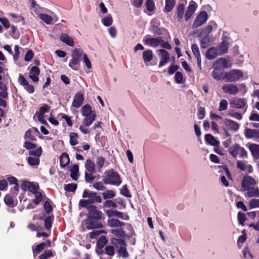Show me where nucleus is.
Wrapping results in <instances>:
<instances>
[{
    "label": "nucleus",
    "instance_id": "nucleus-1",
    "mask_svg": "<svg viewBox=\"0 0 259 259\" xmlns=\"http://www.w3.org/2000/svg\"><path fill=\"white\" fill-rule=\"evenodd\" d=\"M85 54L81 49L75 48L72 52V59L69 63V66L74 70H78L80 60Z\"/></svg>",
    "mask_w": 259,
    "mask_h": 259
},
{
    "label": "nucleus",
    "instance_id": "nucleus-2",
    "mask_svg": "<svg viewBox=\"0 0 259 259\" xmlns=\"http://www.w3.org/2000/svg\"><path fill=\"white\" fill-rule=\"evenodd\" d=\"M103 182L106 184L119 186L121 183V180L118 174L113 170L106 171L103 179Z\"/></svg>",
    "mask_w": 259,
    "mask_h": 259
},
{
    "label": "nucleus",
    "instance_id": "nucleus-3",
    "mask_svg": "<svg viewBox=\"0 0 259 259\" xmlns=\"http://www.w3.org/2000/svg\"><path fill=\"white\" fill-rule=\"evenodd\" d=\"M229 152L233 158H246L247 157V152L238 144H235L231 146L229 149Z\"/></svg>",
    "mask_w": 259,
    "mask_h": 259
},
{
    "label": "nucleus",
    "instance_id": "nucleus-4",
    "mask_svg": "<svg viewBox=\"0 0 259 259\" xmlns=\"http://www.w3.org/2000/svg\"><path fill=\"white\" fill-rule=\"evenodd\" d=\"M222 89L225 93L232 95H236L239 91L246 92V88L244 84H240L238 85L232 83L226 84L222 87Z\"/></svg>",
    "mask_w": 259,
    "mask_h": 259
},
{
    "label": "nucleus",
    "instance_id": "nucleus-5",
    "mask_svg": "<svg viewBox=\"0 0 259 259\" xmlns=\"http://www.w3.org/2000/svg\"><path fill=\"white\" fill-rule=\"evenodd\" d=\"M242 77L243 73L241 70L233 69L225 72L223 79L225 80L226 82H233L239 80Z\"/></svg>",
    "mask_w": 259,
    "mask_h": 259
},
{
    "label": "nucleus",
    "instance_id": "nucleus-6",
    "mask_svg": "<svg viewBox=\"0 0 259 259\" xmlns=\"http://www.w3.org/2000/svg\"><path fill=\"white\" fill-rule=\"evenodd\" d=\"M112 242L118 249V253L120 256L123 258H127L128 256V253L126 248V245L124 240L114 238Z\"/></svg>",
    "mask_w": 259,
    "mask_h": 259
},
{
    "label": "nucleus",
    "instance_id": "nucleus-7",
    "mask_svg": "<svg viewBox=\"0 0 259 259\" xmlns=\"http://www.w3.org/2000/svg\"><path fill=\"white\" fill-rule=\"evenodd\" d=\"M82 196L83 198H88V200L91 204L94 203H101L102 201L101 197L98 195L97 193L87 189L83 191Z\"/></svg>",
    "mask_w": 259,
    "mask_h": 259
},
{
    "label": "nucleus",
    "instance_id": "nucleus-8",
    "mask_svg": "<svg viewBox=\"0 0 259 259\" xmlns=\"http://www.w3.org/2000/svg\"><path fill=\"white\" fill-rule=\"evenodd\" d=\"M21 188L24 191L28 190L33 195L40 190L39 186L37 184L27 181H23L22 182Z\"/></svg>",
    "mask_w": 259,
    "mask_h": 259
},
{
    "label": "nucleus",
    "instance_id": "nucleus-9",
    "mask_svg": "<svg viewBox=\"0 0 259 259\" xmlns=\"http://www.w3.org/2000/svg\"><path fill=\"white\" fill-rule=\"evenodd\" d=\"M87 210L88 211V218L104 219L103 213L100 210H98L96 206L91 205L87 207Z\"/></svg>",
    "mask_w": 259,
    "mask_h": 259
},
{
    "label": "nucleus",
    "instance_id": "nucleus-10",
    "mask_svg": "<svg viewBox=\"0 0 259 259\" xmlns=\"http://www.w3.org/2000/svg\"><path fill=\"white\" fill-rule=\"evenodd\" d=\"M208 19V15L205 11H201L196 17L193 24V28H196L204 24Z\"/></svg>",
    "mask_w": 259,
    "mask_h": 259
},
{
    "label": "nucleus",
    "instance_id": "nucleus-11",
    "mask_svg": "<svg viewBox=\"0 0 259 259\" xmlns=\"http://www.w3.org/2000/svg\"><path fill=\"white\" fill-rule=\"evenodd\" d=\"M101 219H95L92 218H87L84 221L86 224V228L88 230H91L96 228H103V225L99 222Z\"/></svg>",
    "mask_w": 259,
    "mask_h": 259
},
{
    "label": "nucleus",
    "instance_id": "nucleus-12",
    "mask_svg": "<svg viewBox=\"0 0 259 259\" xmlns=\"http://www.w3.org/2000/svg\"><path fill=\"white\" fill-rule=\"evenodd\" d=\"M143 42L146 45L155 48L160 45L161 42V37H152L149 35H147L144 38Z\"/></svg>",
    "mask_w": 259,
    "mask_h": 259
},
{
    "label": "nucleus",
    "instance_id": "nucleus-13",
    "mask_svg": "<svg viewBox=\"0 0 259 259\" xmlns=\"http://www.w3.org/2000/svg\"><path fill=\"white\" fill-rule=\"evenodd\" d=\"M256 182L255 180L250 176H245L243 177L241 187L243 191L248 189L253 186H255Z\"/></svg>",
    "mask_w": 259,
    "mask_h": 259
},
{
    "label": "nucleus",
    "instance_id": "nucleus-14",
    "mask_svg": "<svg viewBox=\"0 0 259 259\" xmlns=\"http://www.w3.org/2000/svg\"><path fill=\"white\" fill-rule=\"evenodd\" d=\"M237 167L240 170L246 172H252L253 171L252 166L245 161H238Z\"/></svg>",
    "mask_w": 259,
    "mask_h": 259
},
{
    "label": "nucleus",
    "instance_id": "nucleus-15",
    "mask_svg": "<svg viewBox=\"0 0 259 259\" xmlns=\"http://www.w3.org/2000/svg\"><path fill=\"white\" fill-rule=\"evenodd\" d=\"M38 17L42 21L48 25L52 24L53 21L56 22L58 20V18L55 15H53L52 16H51L46 14L41 13L39 14Z\"/></svg>",
    "mask_w": 259,
    "mask_h": 259
},
{
    "label": "nucleus",
    "instance_id": "nucleus-16",
    "mask_svg": "<svg viewBox=\"0 0 259 259\" xmlns=\"http://www.w3.org/2000/svg\"><path fill=\"white\" fill-rule=\"evenodd\" d=\"M220 55L219 50L217 48L211 47L209 48L205 53V57L208 60H213L218 56Z\"/></svg>",
    "mask_w": 259,
    "mask_h": 259
},
{
    "label": "nucleus",
    "instance_id": "nucleus-17",
    "mask_svg": "<svg viewBox=\"0 0 259 259\" xmlns=\"http://www.w3.org/2000/svg\"><path fill=\"white\" fill-rule=\"evenodd\" d=\"M192 51L197 59V63L199 68L201 70V55L197 45L194 44L191 46Z\"/></svg>",
    "mask_w": 259,
    "mask_h": 259
},
{
    "label": "nucleus",
    "instance_id": "nucleus-18",
    "mask_svg": "<svg viewBox=\"0 0 259 259\" xmlns=\"http://www.w3.org/2000/svg\"><path fill=\"white\" fill-rule=\"evenodd\" d=\"M230 103L233 107L238 109H241L245 106L246 104V100L242 98H235L230 102Z\"/></svg>",
    "mask_w": 259,
    "mask_h": 259
},
{
    "label": "nucleus",
    "instance_id": "nucleus-19",
    "mask_svg": "<svg viewBox=\"0 0 259 259\" xmlns=\"http://www.w3.org/2000/svg\"><path fill=\"white\" fill-rule=\"evenodd\" d=\"M159 51L161 53V58L159 67H161L168 62L169 59V54L167 51L164 49H160Z\"/></svg>",
    "mask_w": 259,
    "mask_h": 259
},
{
    "label": "nucleus",
    "instance_id": "nucleus-20",
    "mask_svg": "<svg viewBox=\"0 0 259 259\" xmlns=\"http://www.w3.org/2000/svg\"><path fill=\"white\" fill-rule=\"evenodd\" d=\"M84 97L83 94L80 92L75 94L73 103L72 106L76 108H79L83 103Z\"/></svg>",
    "mask_w": 259,
    "mask_h": 259
},
{
    "label": "nucleus",
    "instance_id": "nucleus-21",
    "mask_svg": "<svg viewBox=\"0 0 259 259\" xmlns=\"http://www.w3.org/2000/svg\"><path fill=\"white\" fill-rule=\"evenodd\" d=\"M213 66L218 67L222 69V68H227L230 67L227 59L224 58H220L215 60L213 63Z\"/></svg>",
    "mask_w": 259,
    "mask_h": 259
},
{
    "label": "nucleus",
    "instance_id": "nucleus-22",
    "mask_svg": "<svg viewBox=\"0 0 259 259\" xmlns=\"http://www.w3.org/2000/svg\"><path fill=\"white\" fill-rule=\"evenodd\" d=\"M248 148L251 152L252 157L256 159L259 158V145L256 144H250Z\"/></svg>",
    "mask_w": 259,
    "mask_h": 259
},
{
    "label": "nucleus",
    "instance_id": "nucleus-23",
    "mask_svg": "<svg viewBox=\"0 0 259 259\" xmlns=\"http://www.w3.org/2000/svg\"><path fill=\"white\" fill-rule=\"evenodd\" d=\"M214 69L212 72V77L217 80L223 79L222 69L216 66H213Z\"/></svg>",
    "mask_w": 259,
    "mask_h": 259
},
{
    "label": "nucleus",
    "instance_id": "nucleus-24",
    "mask_svg": "<svg viewBox=\"0 0 259 259\" xmlns=\"http://www.w3.org/2000/svg\"><path fill=\"white\" fill-rule=\"evenodd\" d=\"M225 124L230 130L237 132L239 127V125L235 121L230 119H225Z\"/></svg>",
    "mask_w": 259,
    "mask_h": 259
},
{
    "label": "nucleus",
    "instance_id": "nucleus-25",
    "mask_svg": "<svg viewBox=\"0 0 259 259\" xmlns=\"http://www.w3.org/2000/svg\"><path fill=\"white\" fill-rule=\"evenodd\" d=\"M60 39L61 41L69 46H74V41L73 38L67 34L62 33L60 37Z\"/></svg>",
    "mask_w": 259,
    "mask_h": 259
},
{
    "label": "nucleus",
    "instance_id": "nucleus-26",
    "mask_svg": "<svg viewBox=\"0 0 259 259\" xmlns=\"http://www.w3.org/2000/svg\"><path fill=\"white\" fill-rule=\"evenodd\" d=\"M245 191H247L246 196L248 197H259V189L258 187L253 186Z\"/></svg>",
    "mask_w": 259,
    "mask_h": 259
},
{
    "label": "nucleus",
    "instance_id": "nucleus-27",
    "mask_svg": "<svg viewBox=\"0 0 259 259\" xmlns=\"http://www.w3.org/2000/svg\"><path fill=\"white\" fill-rule=\"evenodd\" d=\"M195 11V7L194 4H190L187 8L185 15V20L188 21Z\"/></svg>",
    "mask_w": 259,
    "mask_h": 259
},
{
    "label": "nucleus",
    "instance_id": "nucleus-28",
    "mask_svg": "<svg viewBox=\"0 0 259 259\" xmlns=\"http://www.w3.org/2000/svg\"><path fill=\"white\" fill-rule=\"evenodd\" d=\"M245 135L247 138H259V131L247 128L245 130Z\"/></svg>",
    "mask_w": 259,
    "mask_h": 259
},
{
    "label": "nucleus",
    "instance_id": "nucleus-29",
    "mask_svg": "<svg viewBox=\"0 0 259 259\" xmlns=\"http://www.w3.org/2000/svg\"><path fill=\"white\" fill-rule=\"evenodd\" d=\"M108 225L112 228L120 227L124 225V223L115 219H111L108 220Z\"/></svg>",
    "mask_w": 259,
    "mask_h": 259
},
{
    "label": "nucleus",
    "instance_id": "nucleus-30",
    "mask_svg": "<svg viewBox=\"0 0 259 259\" xmlns=\"http://www.w3.org/2000/svg\"><path fill=\"white\" fill-rule=\"evenodd\" d=\"M84 166L87 170L86 171L89 172H95V165L94 163L90 159H88L84 163Z\"/></svg>",
    "mask_w": 259,
    "mask_h": 259
},
{
    "label": "nucleus",
    "instance_id": "nucleus-31",
    "mask_svg": "<svg viewBox=\"0 0 259 259\" xmlns=\"http://www.w3.org/2000/svg\"><path fill=\"white\" fill-rule=\"evenodd\" d=\"M176 5V0H165V8L164 11L170 12L174 9Z\"/></svg>",
    "mask_w": 259,
    "mask_h": 259
},
{
    "label": "nucleus",
    "instance_id": "nucleus-32",
    "mask_svg": "<svg viewBox=\"0 0 259 259\" xmlns=\"http://www.w3.org/2000/svg\"><path fill=\"white\" fill-rule=\"evenodd\" d=\"M70 161L68 155L66 153H63L60 157V162L61 167H65L69 164Z\"/></svg>",
    "mask_w": 259,
    "mask_h": 259
},
{
    "label": "nucleus",
    "instance_id": "nucleus-33",
    "mask_svg": "<svg viewBox=\"0 0 259 259\" xmlns=\"http://www.w3.org/2000/svg\"><path fill=\"white\" fill-rule=\"evenodd\" d=\"M228 43L226 41H223L219 46V53L220 55H223L227 52L228 49Z\"/></svg>",
    "mask_w": 259,
    "mask_h": 259
},
{
    "label": "nucleus",
    "instance_id": "nucleus-34",
    "mask_svg": "<svg viewBox=\"0 0 259 259\" xmlns=\"http://www.w3.org/2000/svg\"><path fill=\"white\" fill-rule=\"evenodd\" d=\"M70 177L74 181H76L78 177L79 167L74 164L70 169Z\"/></svg>",
    "mask_w": 259,
    "mask_h": 259
},
{
    "label": "nucleus",
    "instance_id": "nucleus-35",
    "mask_svg": "<svg viewBox=\"0 0 259 259\" xmlns=\"http://www.w3.org/2000/svg\"><path fill=\"white\" fill-rule=\"evenodd\" d=\"M185 10V5L183 4L180 3L178 5L177 10V17L178 21H181L183 18L184 13Z\"/></svg>",
    "mask_w": 259,
    "mask_h": 259
},
{
    "label": "nucleus",
    "instance_id": "nucleus-36",
    "mask_svg": "<svg viewBox=\"0 0 259 259\" xmlns=\"http://www.w3.org/2000/svg\"><path fill=\"white\" fill-rule=\"evenodd\" d=\"M106 213L108 217H116L122 219L124 218L123 213L117 210H107Z\"/></svg>",
    "mask_w": 259,
    "mask_h": 259
},
{
    "label": "nucleus",
    "instance_id": "nucleus-37",
    "mask_svg": "<svg viewBox=\"0 0 259 259\" xmlns=\"http://www.w3.org/2000/svg\"><path fill=\"white\" fill-rule=\"evenodd\" d=\"M85 118L83 120V123L86 126H89L92 124L96 117V113H93L92 115L89 116H85Z\"/></svg>",
    "mask_w": 259,
    "mask_h": 259
},
{
    "label": "nucleus",
    "instance_id": "nucleus-38",
    "mask_svg": "<svg viewBox=\"0 0 259 259\" xmlns=\"http://www.w3.org/2000/svg\"><path fill=\"white\" fill-rule=\"evenodd\" d=\"M205 140L209 144L216 146L219 144V142L210 134H206L205 135Z\"/></svg>",
    "mask_w": 259,
    "mask_h": 259
},
{
    "label": "nucleus",
    "instance_id": "nucleus-39",
    "mask_svg": "<svg viewBox=\"0 0 259 259\" xmlns=\"http://www.w3.org/2000/svg\"><path fill=\"white\" fill-rule=\"evenodd\" d=\"M143 58L145 62H149L153 59V52L150 50H147L143 52Z\"/></svg>",
    "mask_w": 259,
    "mask_h": 259
},
{
    "label": "nucleus",
    "instance_id": "nucleus-40",
    "mask_svg": "<svg viewBox=\"0 0 259 259\" xmlns=\"http://www.w3.org/2000/svg\"><path fill=\"white\" fill-rule=\"evenodd\" d=\"M81 113L83 116H89L92 115L93 113H95V112L92 110L90 105L86 104L82 107L81 109Z\"/></svg>",
    "mask_w": 259,
    "mask_h": 259
},
{
    "label": "nucleus",
    "instance_id": "nucleus-41",
    "mask_svg": "<svg viewBox=\"0 0 259 259\" xmlns=\"http://www.w3.org/2000/svg\"><path fill=\"white\" fill-rule=\"evenodd\" d=\"M27 161L29 164L32 166H37L39 163V158L29 156L27 158Z\"/></svg>",
    "mask_w": 259,
    "mask_h": 259
},
{
    "label": "nucleus",
    "instance_id": "nucleus-42",
    "mask_svg": "<svg viewBox=\"0 0 259 259\" xmlns=\"http://www.w3.org/2000/svg\"><path fill=\"white\" fill-rule=\"evenodd\" d=\"M237 219L239 224L241 225L242 226H244V222L247 220L246 214L244 213L239 211L238 212L237 214Z\"/></svg>",
    "mask_w": 259,
    "mask_h": 259
},
{
    "label": "nucleus",
    "instance_id": "nucleus-43",
    "mask_svg": "<svg viewBox=\"0 0 259 259\" xmlns=\"http://www.w3.org/2000/svg\"><path fill=\"white\" fill-rule=\"evenodd\" d=\"M70 144L72 145H76L78 143V135L76 133L72 132L70 134Z\"/></svg>",
    "mask_w": 259,
    "mask_h": 259
},
{
    "label": "nucleus",
    "instance_id": "nucleus-44",
    "mask_svg": "<svg viewBox=\"0 0 259 259\" xmlns=\"http://www.w3.org/2000/svg\"><path fill=\"white\" fill-rule=\"evenodd\" d=\"M34 195V199L33 200V202L35 204H38L41 201L43 198V195L41 193V190H39Z\"/></svg>",
    "mask_w": 259,
    "mask_h": 259
},
{
    "label": "nucleus",
    "instance_id": "nucleus-45",
    "mask_svg": "<svg viewBox=\"0 0 259 259\" xmlns=\"http://www.w3.org/2000/svg\"><path fill=\"white\" fill-rule=\"evenodd\" d=\"M53 219V216H49L45 219V226L47 230H49L52 228V224Z\"/></svg>",
    "mask_w": 259,
    "mask_h": 259
},
{
    "label": "nucleus",
    "instance_id": "nucleus-46",
    "mask_svg": "<svg viewBox=\"0 0 259 259\" xmlns=\"http://www.w3.org/2000/svg\"><path fill=\"white\" fill-rule=\"evenodd\" d=\"M46 246V243L45 242H42L37 245L35 249L33 250L34 256H35V254H37L40 252V251L42 250L45 248Z\"/></svg>",
    "mask_w": 259,
    "mask_h": 259
},
{
    "label": "nucleus",
    "instance_id": "nucleus-47",
    "mask_svg": "<svg viewBox=\"0 0 259 259\" xmlns=\"http://www.w3.org/2000/svg\"><path fill=\"white\" fill-rule=\"evenodd\" d=\"M42 153V149L40 147L38 148L37 149L34 150L33 149L29 151V154L31 156L35 157H38L39 158L40 156Z\"/></svg>",
    "mask_w": 259,
    "mask_h": 259
},
{
    "label": "nucleus",
    "instance_id": "nucleus-48",
    "mask_svg": "<svg viewBox=\"0 0 259 259\" xmlns=\"http://www.w3.org/2000/svg\"><path fill=\"white\" fill-rule=\"evenodd\" d=\"M94 173V172H89L87 171L85 172L84 179L87 183H92L93 182L95 179V177L93 175Z\"/></svg>",
    "mask_w": 259,
    "mask_h": 259
},
{
    "label": "nucleus",
    "instance_id": "nucleus-49",
    "mask_svg": "<svg viewBox=\"0 0 259 259\" xmlns=\"http://www.w3.org/2000/svg\"><path fill=\"white\" fill-rule=\"evenodd\" d=\"M102 22L104 26H109L112 24V18L110 15H107L102 19Z\"/></svg>",
    "mask_w": 259,
    "mask_h": 259
},
{
    "label": "nucleus",
    "instance_id": "nucleus-50",
    "mask_svg": "<svg viewBox=\"0 0 259 259\" xmlns=\"http://www.w3.org/2000/svg\"><path fill=\"white\" fill-rule=\"evenodd\" d=\"M106 242L107 240L105 236H101L97 242V245L99 249H100L102 248L106 243Z\"/></svg>",
    "mask_w": 259,
    "mask_h": 259
},
{
    "label": "nucleus",
    "instance_id": "nucleus-51",
    "mask_svg": "<svg viewBox=\"0 0 259 259\" xmlns=\"http://www.w3.org/2000/svg\"><path fill=\"white\" fill-rule=\"evenodd\" d=\"M104 199H111L115 196V193L113 190H107L103 193Z\"/></svg>",
    "mask_w": 259,
    "mask_h": 259
},
{
    "label": "nucleus",
    "instance_id": "nucleus-52",
    "mask_svg": "<svg viewBox=\"0 0 259 259\" xmlns=\"http://www.w3.org/2000/svg\"><path fill=\"white\" fill-rule=\"evenodd\" d=\"M0 97L6 99L8 97V93L7 92V88L6 85H0Z\"/></svg>",
    "mask_w": 259,
    "mask_h": 259
},
{
    "label": "nucleus",
    "instance_id": "nucleus-53",
    "mask_svg": "<svg viewBox=\"0 0 259 259\" xmlns=\"http://www.w3.org/2000/svg\"><path fill=\"white\" fill-rule=\"evenodd\" d=\"M228 115L239 120H241L242 118V115L240 113L234 111H231L229 112Z\"/></svg>",
    "mask_w": 259,
    "mask_h": 259
},
{
    "label": "nucleus",
    "instance_id": "nucleus-54",
    "mask_svg": "<svg viewBox=\"0 0 259 259\" xmlns=\"http://www.w3.org/2000/svg\"><path fill=\"white\" fill-rule=\"evenodd\" d=\"M77 188V185L74 184H68L64 186V189L67 192H74Z\"/></svg>",
    "mask_w": 259,
    "mask_h": 259
},
{
    "label": "nucleus",
    "instance_id": "nucleus-55",
    "mask_svg": "<svg viewBox=\"0 0 259 259\" xmlns=\"http://www.w3.org/2000/svg\"><path fill=\"white\" fill-rule=\"evenodd\" d=\"M209 42V37L208 36L206 35L203 37L200 42L201 47L202 48H206L208 47Z\"/></svg>",
    "mask_w": 259,
    "mask_h": 259
},
{
    "label": "nucleus",
    "instance_id": "nucleus-56",
    "mask_svg": "<svg viewBox=\"0 0 259 259\" xmlns=\"http://www.w3.org/2000/svg\"><path fill=\"white\" fill-rule=\"evenodd\" d=\"M146 5L148 11L152 12L154 10L155 5L153 0H147Z\"/></svg>",
    "mask_w": 259,
    "mask_h": 259
},
{
    "label": "nucleus",
    "instance_id": "nucleus-57",
    "mask_svg": "<svg viewBox=\"0 0 259 259\" xmlns=\"http://www.w3.org/2000/svg\"><path fill=\"white\" fill-rule=\"evenodd\" d=\"M250 208L259 207V199H252L249 202Z\"/></svg>",
    "mask_w": 259,
    "mask_h": 259
},
{
    "label": "nucleus",
    "instance_id": "nucleus-58",
    "mask_svg": "<svg viewBox=\"0 0 259 259\" xmlns=\"http://www.w3.org/2000/svg\"><path fill=\"white\" fill-rule=\"evenodd\" d=\"M105 158L103 157H98L96 160V164L98 169H100L104 165L105 163Z\"/></svg>",
    "mask_w": 259,
    "mask_h": 259
},
{
    "label": "nucleus",
    "instance_id": "nucleus-59",
    "mask_svg": "<svg viewBox=\"0 0 259 259\" xmlns=\"http://www.w3.org/2000/svg\"><path fill=\"white\" fill-rule=\"evenodd\" d=\"M228 102L226 100H221L219 104V110L223 111L226 110L228 107Z\"/></svg>",
    "mask_w": 259,
    "mask_h": 259
},
{
    "label": "nucleus",
    "instance_id": "nucleus-60",
    "mask_svg": "<svg viewBox=\"0 0 259 259\" xmlns=\"http://www.w3.org/2000/svg\"><path fill=\"white\" fill-rule=\"evenodd\" d=\"M44 208L47 213H49L52 211V207L48 199L44 203Z\"/></svg>",
    "mask_w": 259,
    "mask_h": 259
},
{
    "label": "nucleus",
    "instance_id": "nucleus-61",
    "mask_svg": "<svg viewBox=\"0 0 259 259\" xmlns=\"http://www.w3.org/2000/svg\"><path fill=\"white\" fill-rule=\"evenodd\" d=\"M52 255V252L51 250H46L44 253L39 256L40 259H47Z\"/></svg>",
    "mask_w": 259,
    "mask_h": 259
},
{
    "label": "nucleus",
    "instance_id": "nucleus-62",
    "mask_svg": "<svg viewBox=\"0 0 259 259\" xmlns=\"http://www.w3.org/2000/svg\"><path fill=\"white\" fill-rule=\"evenodd\" d=\"M93 187L97 190L101 191L106 189V187L101 182H98L93 184Z\"/></svg>",
    "mask_w": 259,
    "mask_h": 259
},
{
    "label": "nucleus",
    "instance_id": "nucleus-63",
    "mask_svg": "<svg viewBox=\"0 0 259 259\" xmlns=\"http://www.w3.org/2000/svg\"><path fill=\"white\" fill-rule=\"evenodd\" d=\"M105 251L107 254L113 256L114 254V248L113 246L108 245L105 247Z\"/></svg>",
    "mask_w": 259,
    "mask_h": 259
},
{
    "label": "nucleus",
    "instance_id": "nucleus-64",
    "mask_svg": "<svg viewBox=\"0 0 259 259\" xmlns=\"http://www.w3.org/2000/svg\"><path fill=\"white\" fill-rule=\"evenodd\" d=\"M175 81L177 83H181L183 82V76L180 72H177L175 75Z\"/></svg>",
    "mask_w": 259,
    "mask_h": 259
}]
</instances>
